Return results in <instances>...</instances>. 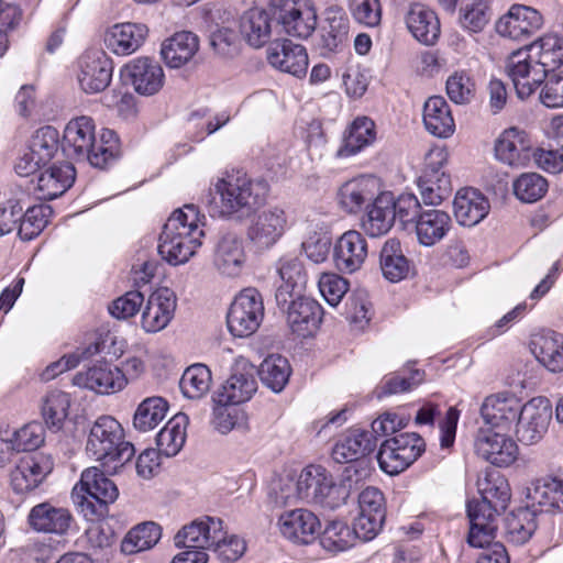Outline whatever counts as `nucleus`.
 <instances>
[{"instance_id":"nucleus-1","label":"nucleus","mask_w":563,"mask_h":563,"mask_svg":"<svg viewBox=\"0 0 563 563\" xmlns=\"http://www.w3.org/2000/svg\"><path fill=\"white\" fill-rule=\"evenodd\" d=\"M563 64V38L548 34L525 48L512 52L505 69L519 98L525 99Z\"/></svg>"},{"instance_id":"nucleus-2","label":"nucleus","mask_w":563,"mask_h":563,"mask_svg":"<svg viewBox=\"0 0 563 563\" xmlns=\"http://www.w3.org/2000/svg\"><path fill=\"white\" fill-rule=\"evenodd\" d=\"M214 195L208 201L212 217L242 219L253 212L263 201L266 185L254 181L236 172L219 178L213 185Z\"/></svg>"},{"instance_id":"nucleus-3","label":"nucleus","mask_w":563,"mask_h":563,"mask_svg":"<svg viewBox=\"0 0 563 563\" xmlns=\"http://www.w3.org/2000/svg\"><path fill=\"white\" fill-rule=\"evenodd\" d=\"M62 150L76 161H87L91 166L104 168L118 155V139L113 131L103 130L100 142H96V125L87 115L71 119L64 129Z\"/></svg>"},{"instance_id":"nucleus-4","label":"nucleus","mask_w":563,"mask_h":563,"mask_svg":"<svg viewBox=\"0 0 563 563\" xmlns=\"http://www.w3.org/2000/svg\"><path fill=\"white\" fill-rule=\"evenodd\" d=\"M199 211L194 205H186L172 213L164 224L157 246L163 260L170 265L187 263L202 244Z\"/></svg>"},{"instance_id":"nucleus-5","label":"nucleus","mask_w":563,"mask_h":563,"mask_svg":"<svg viewBox=\"0 0 563 563\" xmlns=\"http://www.w3.org/2000/svg\"><path fill=\"white\" fill-rule=\"evenodd\" d=\"M478 486L481 498L467 503V543L471 547H484L494 540L498 511L505 509L510 499L509 485L503 477L485 479Z\"/></svg>"},{"instance_id":"nucleus-6","label":"nucleus","mask_w":563,"mask_h":563,"mask_svg":"<svg viewBox=\"0 0 563 563\" xmlns=\"http://www.w3.org/2000/svg\"><path fill=\"white\" fill-rule=\"evenodd\" d=\"M87 454L109 471H117L135 454L131 442L125 441L124 429L112 416H100L91 424L86 442Z\"/></svg>"},{"instance_id":"nucleus-7","label":"nucleus","mask_w":563,"mask_h":563,"mask_svg":"<svg viewBox=\"0 0 563 563\" xmlns=\"http://www.w3.org/2000/svg\"><path fill=\"white\" fill-rule=\"evenodd\" d=\"M115 484L98 467H88L81 473L80 482L74 487L73 497L86 517L102 515L107 506L117 500Z\"/></svg>"},{"instance_id":"nucleus-8","label":"nucleus","mask_w":563,"mask_h":563,"mask_svg":"<svg viewBox=\"0 0 563 563\" xmlns=\"http://www.w3.org/2000/svg\"><path fill=\"white\" fill-rule=\"evenodd\" d=\"M376 448V437L373 432L362 429L349 430L332 449V457L338 463H354L346 467L347 478L354 471L356 481L367 477L371 474V463L365 460Z\"/></svg>"},{"instance_id":"nucleus-9","label":"nucleus","mask_w":563,"mask_h":563,"mask_svg":"<svg viewBox=\"0 0 563 563\" xmlns=\"http://www.w3.org/2000/svg\"><path fill=\"white\" fill-rule=\"evenodd\" d=\"M426 450L424 440L416 432H405L382 442L377 462L388 475H397L407 470Z\"/></svg>"},{"instance_id":"nucleus-10","label":"nucleus","mask_w":563,"mask_h":563,"mask_svg":"<svg viewBox=\"0 0 563 563\" xmlns=\"http://www.w3.org/2000/svg\"><path fill=\"white\" fill-rule=\"evenodd\" d=\"M268 8L289 36L306 40L316 31L317 10L309 0H269Z\"/></svg>"},{"instance_id":"nucleus-11","label":"nucleus","mask_w":563,"mask_h":563,"mask_svg":"<svg viewBox=\"0 0 563 563\" xmlns=\"http://www.w3.org/2000/svg\"><path fill=\"white\" fill-rule=\"evenodd\" d=\"M263 318V298L257 289L250 287L235 296L227 314V324L232 335L246 338L258 329Z\"/></svg>"},{"instance_id":"nucleus-12","label":"nucleus","mask_w":563,"mask_h":563,"mask_svg":"<svg viewBox=\"0 0 563 563\" xmlns=\"http://www.w3.org/2000/svg\"><path fill=\"white\" fill-rule=\"evenodd\" d=\"M445 161L446 153L440 148L430 151L427 156V167L418 181L422 201L427 206L440 205L452 192L450 175L442 170Z\"/></svg>"},{"instance_id":"nucleus-13","label":"nucleus","mask_w":563,"mask_h":563,"mask_svg":"<svg viewBox=\"0 0 563 563\" xmlns=\"http://www.w3.org/2000/svg\"><path fill=\"white\" fill-rule=\"evenodd\" d=\"M551 419L550 401L543 397L532 398L522 406L517 418L518 440L527 445L538 443L548 432Z\"/></svg>"},{"instance_id":"nucleus-14","label":"nucleus","mask_w":563,"mask_h":563,"mask_svg":"<svg viewBox=\"0 0 563 563\" xmlns=\"http://www.w3.org/2000/svg\"><path fill=\"white\" fill-rule=\"evenodd\" d=\"M288 225L286 211L268 207L254 216L247 228V239L258 249L272 247L284 235Z\"/></svg>"},{"instance_id":"nucleus-15","label":"nucleus","mask_w":563,"mask_h":563,"mask_svg":"<svg viewBox=\"0 0 563 563\" xmlns=\"http://www.w3.org/2000/svg\"><path fill=\"white\" fill-rule=\"evenodd\" d=\"M380 191L378 178L371 175H361L344 181L336 191V201L340 209L347 214H358Z\"/></svg>"},{"instance_id":"nucleus-16","label":"nucleus","mask_w":563,"mask_h":563,"mask_svg":"<svg viewBox=\"0 0 563 563\" xmlns=\"http://www.w3.org/2000/svg\"><path fill=\"white\" fill-rule=\"evenodd\" d=\"M534 153V144L529 134L516 126L506 129L495 143L496 158L515 168L529 165Z\"/></svg>"},{"instance_id":"nucleus-17","label":"nucleus","mask_w":563,"mask_h":563,"mask_svg":"<svg viewBox=\"0 0 563 563\" xmlns=\"http://www.w3.org/2000/svg\"><path fill=\"white\" fill-rule=\"evenodd\" d=\"M53 461L42 453L25 454L18 459L10 473L14 493L25 494L35 489L52 472Z\"/></svg>"},{"instance_id":"nucleus-18","label":"nucleus","mask_w":563,"mask_h":563,"mask_svg":"<svg viewBox=\"0 0 563 563\" xmlns=\"http://www.w3.org/2000/svg\"><path fill=\"white\" fill-rule=\"evenodd\" d=\"M78 81L86 93L103 91L111 82L113 66L104 52L87 51L79 58Z\"/></svg>"},{"instance_id":"nucleus-19","label":"nucleus","mask_w":563,"mask_h":563,"mask_svg":"<svg viewBox=\"0 0 563 563\" xmlns=\"http://www.w3.org/2000/svg\"><path fill=\"white\" fill-rule=\"evenodd\" d=\"M73 384L100 395H110L122 390L126 386L128 379L119 367L108 363H98L85 372H78L73 378Z\"/></svg>"},{"instance_id":"nucleus-20","label":"nucleus","mask_w":563,"mask_h":563,"mask_svg":"<svg viewBox=\"0 0 563 563\" xmlns=\"http://www.w3.org/2000/svg\"><path fill=\"white\" fill-rule=\"evenodd\" d=\"M246 262V253L241 236L225 233L214 245L212 265L222 276L234 278L241 275Z\"/></svg>"},{"instance_id":"nucleus-21","label":"nucleus","mask_w":563,"mask_h":563,"mask_svg":"<svg viewBox=\"0 0 563 563\" xmlns=\"http://www.w3.org/2000/svg\"><path fill=\"white\" fill-rule=\"evenodd\" d=\"M123 75L142 96H153L164 86L165 74L162 66L150 57H137L123 68Z\"/></svg>"},{"instance_id":"nucleus-22","label":"nucleus","mask_w":563,"mask_h":563,"mask_svg":"<svg viewBox=\"0 0 563 563\" xmlns=\"http://www.w3.org/2000/svg\"><path fill=\"white\" fill-rule=\"evenodd\" d=\"M475 452L493 465H511L518 457L519 449L510 437L493 431H482L475 440Z\"/></svg>"},{"instance_id":"nucleus-23","label":"nucleus","mask_w":563,"mask_h":563,"mask_svg":"<svg viewBox=\"0 0 563 563\" xmlns=\"http://www.w3.org/2000/svg\"><path fill=\"white\" fill-rule=\"evenodd\" d=\"M367 241L355 230L344 232L333 247V262L343 274H352L361 269L367 257Z\"/></svg>"},{"instance_id":"nucleus-24","label":"nucleus","mask_w":563,"mask_h":563,"mask_svg":"<svg viewBox=\"0 0 563 563\" xmlns=\"http://www.w3.org/2000/svg\"><path fill=\"white\" fill-rule=\"evenodd\" d=\"M177 306L175 292L167 288L156 289L147 299L142 311L141 325L148 333L165 329L172 321Z\"/></svg>"},{"instance_id":"nucleus-25","label":"nucleus","mask_w":563,"mask_h":563,"mask_svg":"<svg viewBox=\"0 0 563 563\" xmlns=\"http://www.w3.org/2000/svg\"><path fill=\"white\" fill-rule=\"evenodd\" d=\"M542 15L533 8L514 4L507 14L496 23V32L511 40H522L530 36L542 26Z\"/></svg>"},{"instance_id":"nucleus-26","label":"nucleus","mask_w":563,"mask_h":563,"mask_svg":"<svg viewBox=\"0 0 563 563\" xmlns=\"http://www.w3.org/2000/svg\"><path fill=\"white\" fill-rule=\"evenodd\" d=\"M267 60L275 69L298 78L307 74L309 65L306 48L286 38L277 41L269 46Z\"/></svg>"},{"instance_id":"nucleus-27","label":"nucleus","mask_w":563,"mask_h":563,"mask_svg":"<svg viewBox=\"0 0 563 563\" xmlns=\"http://www.w3.org/2000/svg\"><path fill=\"white\" fill-rule=\"evenodd\" d=\"M280 533L288 540L308 544L314 540L320 530L318 517L308 509L285 510L278 517Z\"/></svg>"},{"instance_id":"nucleus-28","label":"nucleus","mask_w":563,"mask_h":563,"mask_svg":"<svg viewBox=\"0 0 563 563\" xmlns=\"http://www.w3.org/2000/svg\"><path fill=\"white\" fill-rule=\"evenodd\" d=\"M288 302L287 322L299 336L312 335L322 320V307L308 297L295 296Z\"/></svg>"},{"instance_id":"nucleus-29","label":"nucleus","mask_w":563,"mask_h":563,"mask_svg":"<svg viewBox=\"0 0 563 563\" xmlns=\"http://www.w3.org/2000/svg\"><path fill=\"white\" fill-rule=\"evenodd\" d=\"M521 408L520 400L514 395L496 394L485 398L481 415L485 423L508 430L517 421Z\"/></svg>"},{"instance_id":"nucleus-30","label":"nucleus","mask_w":563,"mask_h":563,"mask_svg":"<svg viewBox=\"0 0 563 563\" xmlns=\"http://www.w3.org/2000/svg\"><path fill=\"white\" fill-rule=\"evenodd\" d=\"M276 20L269 8H251L241 18L240 31L245 42L261 48L273 36V21Z\"/></svg>"},{"instance_id":"nucleus-31","label":"nucleus","mask_w":563,"mask_h":563,"mask_svg":"<svg viewBox=\"0 0 563 563\" xmlns=\"http://www.w3.org/2000/svg\"><path fill=\"white\" fill-rule=\"evenodd\" d=\"M257 389L253 367L235 369L213 397L214 404L240 405L249 401Z\"/></svg>"},{"instance_id":"nucleus-32","label":"nucleus","mask_w":563,"mask_h":563,"mask_svg":"<svg viewBox=\"0 0 563 563\" xmlns=\"http://www.w3.org/2000/svg\"><path fill=\"white\" fill-rule=\"evenodd\" d=\"M453 225L451 216L441 209H426L420 213L415 232L418 243L431 247L440 243L451 231Z\"/></svg>"},{"instance_id":"nucleus-33","label":"nucleus","mask_w":563,"mask_h":563,"mask_svg":"<svg viewBox=\"0 0 563 563\" xmlns=\"http://www.w3.org/2000/svg\"><path fill=\"white\" fill-rule=\"evenodd\" d=\"M27 520L32 529L37 532L63 536L67 533L73 517L66 508L41 503L30 510Z\"/></svg>"},{"instance_id":"nucleus-34","label":"nucleus","mask_w":563,"mask_h":563,"mask_svg":"<svg viewBox=\"0 0 563 563\" xmlns=\"http://www.w3.org/2000/svg\"><path fill=\"white\" fill-rule=\"evenodd\" d=\"M147 27L137 23L115 24L108 30L104 43L115 55H130L139 49L145 41Z\"/></svg>"},{"instance_id":"nucleus-35","label":"nucleus","mask_w":563,"mask_h":563,"mask_svg":"<svg viewBox=\"0 0 563 563\" xmlns=\"http://www.w3.org/2000/svg\"><path fill=\"white\" fill-rule=\"evenodd\" d=\"M489 208L488 200L473 188L459 190L453 201L455 219L464 227L479 223L488 214Z\"/></svg>"},{"instance_id":"nucleus-36","label":"nucleus","mask_w":563,"mask_h":563,"mask_svg":"<svg viewBox=\"0 0 563 563\" xmlns=\"http://www.w3.org/2000/svg\"><path fill=\"white\" fill-rule=\"evenodd\" d=\"M279 284L276 290V300L279 305H287L295 296L301 295L306 285V274L301 262L296 257H283L277 264Z\"/></svg>"},{"instance_id":"nucleus-37","label":"nucleus","mask_w":563,"mask_h":563,"mask_svg":"<svg viewBox=\"0 0 563 563\" xmlns=\"http://www.w3.org/2000/svg\"><path fill=\"white\" fill-rule=\"evenodd\" d=\"M76 177L75 168L69 163L53 165L43 170L36 184L37 198L41 200H53L63 195L74 184Z\"/></svg>"},{"instance_id":"nucleus-38","label":"nucleus","mask_w":563,"mask_h":563,"mask_svg":"<svg viewBox=\"0 0 563 563\" xmlns=\"http://www.w3.org/2000/svg\"><path fill=\"white\" fill-rule=\"evenodd\" d=\"M422 120L426 130L437 137L448 139L455 131L451 108L441 96L430 97L424 102Z\"/></svg>"},{"instance_id":"nucleus-39","label":"nucleus","mask_w":563,"mask_h":563,"mask_svg":"<svg viewBox=\"0 0 563 563\" xmlns=\"http://www.w3.org/2000/svg\"><path fill=\"white\" fill-rule=\"evenodd\" d=\"M349 46V19L338 7L328 8L324 12V24L321 34V47L328 53H338Z\"/></svg>"},{"instance_id":"nucleus-40","label":"nucleus","mask_w":563,"mask_h":563,"mask_svg":"<svg viewBox=\"0 0 563 563\" xmlns=\"http://www.w3.org/2000/svg\"><path fill=\"white\" fill-rule=\"evenodd\" d=\"M366 209V216L362 220L363 230L373 238L386 234L395 222L393 194L379 191Z\"/></svg>"},{"instance_id":"nucleus-41","label":"nucleus","mask_w":563,"mask_h":563,"mask_svg":"<svg viewBox=\"0 0 563 563\" xmlns=\"http://www.w3.org/2000/svg\"><path fill=\"white\" fill-rule=\"evenodd\" d=\"M530 346L537 360L550 372L563 371V334L543 331L533 335Z\"/></svg>"},{"instance_id":"nucleus-42","label":"nucleus","mask_w":563,"mask_h":563,"mask_svg":"<svg viewBox=\"0 0 563 563\" xmlns=\"http://www.w3.org/2000/svg\"><path fill=\"white\" fill-rule=\"evenodd\" d=\"M376 139L375 123L367 117L356 118L344 133L335 156L347 158L373 144Z\"/></svg>"},{"instance_id":"nucleus-43","label":"nucleus","mask_w":563,"mask_h":563,"mask_svg":"<svg viewBox=\"0 0 563 563\" xmlns=\"http://www.w3.org/2000/svg\"><path fill=\"white\" fill-rule=\"evenodd\" d=\"M198 48L197 35L189 31H183L175 33L163 42L161 55L167 66L179 68L195 56Z\"/></svg>"},{"instance_id":"nucleus-44","label":"nucleus","mask_w":563,"mask_h":563,"mask_svg":"<svg viewBox=\"0 0 563 563\" xmlns=\"http://www.w3.org/2000/svg\"><path fill=\"white\" fill-rule=\"evenodd\" d=\"M410 33L420 43L432 45L440 35V22L437 14L423 4L415 3L406 15Z\"/></svg>"},{"instance_id":"nucleus-45","label":"nucleus","mask_w":563,"mask_h":563,"mask_svg":"<svg viewBox=\"0 0 563 563\" xmlns=\"http://www.w3.org/2000/svg\"><path fill=\"white\" fill-rule=\"evenodd\" d=\"M527 498L531 506L538 505L547 511H562L563 481L555 477L540 478L528 488Z\"/></svg>"},{"instance_id":"nucleus-46","label":"nucleus","mask_w":563,"mask_h":563,"mask_svg":"<svg viewBox=\"0 0 563 563\" xmlns=\"http://www.w3.org/2000/svg\"><path fill=\"white\" fill-rule=\"evenodd\" d=\"M536 529V510L530 507H520L505 518V538L514 544L521 545L528 542Z\"/></svg>"},{"instance_id":"nucleus-47","label":"nucleus","mask_w":563,"mask_h":563,"mask_svg":"<svg viewBox=\"0 0 563 563\" xmlns=\"http://www.w3.org/2000/svg\"><path fill=\"white\" fill-rule=\"evenodd\" d=\"M380 269L383 276L391 283H398L407 277L410 264L405 256L400 242L389 239L380 251Z\"/></svg>"},{"instance_id":"nucleus-48","label":"nucleus","mask_w":563,"mask_h":563,"mask_svg":"<svg viewBox=\"0 0 563 563\" xmlns=\"http://www.w3.org/2000/svg\"><path fill=\"white\" fill-rule=\"evenodd\" d=\"M187 424L188 417L183 412L168 420L156 435V445L161 454L170 457L181 450L186 441Z\"/></svg>"},{"instance_id":"nucleus-49","label":"nucleus","mask_w":563,"mask_h":563,"mask_svg":"<svg viewBox=\"0 0 563 563\" xmlns=\"http://www.w3.org/2000/svg\"><path fill=\"white\" fill-rule=\"evenodd\" d=\"M71 399L69 394L54 389L46 393L41 402V415L46 427L53 431L63 428L68 417Z\"/></svg>"},{"instance_id":"nucleus-50","label":"nucleus","mask_w":563,"mask_h":563,"mask_svg":"<svg viewBox=\"0 0 563 563\" xmlns=\"http://www.w3.org/2000/svg\"><path fill=\"white\" fill-rule=\"evenodd\" d=\"M161 527L153 522H143L132 528L121 542L124 554H135L153 548L161 539Z\"/></svg>"},{"instance_id":"nucleus-51","label":"nucleus","mask_w":563,"mask_h":563,"mask_svg":"<svg viewBox=\"0 0 563 563\" xmlns=\"http://www.w3.org/2000/svg\"><path fill=\"white\" fill-rule=\"evenodd\" d=\"M291 375L288 360L282 355H269L260 365L258 376L267 388L280 393Z\"/></svg>"},{"instance_id":"nucleus-52","label":"nucleus","mask_w":563,"mask_h":563,"mask_svg":"<svg viewBox=\"0 0 563 563\" xmlns=\"http://www.w3.org/2000/svg\"><path fill=\"white\" fill-rule=\"evenodd\" d=\"M168 402L158 396L144 399L133 416V427L141 432L155 429L166 417Z\"/></svg>"},{"instance_id":"nucleus-53","label":"nucleus","mask_w":563,"mask_h":563,"mask_svg":"<svg viewBox=\"0 0 563 563\" xmlns=\"http://www.w3.org/2000/svg\"><path fill=\"white\" fill-rule=\"evenodd\" d=\"M211 372L203 364H194L185 369L179 382V387L185 397L200 399L211 387Z\"/></svg>"},{"instance_id":"nucleus-54","label":"nucleus","mask_w":563,"mask_h":563,"mask_svg":"<svg viewBox=\"0 0 563 563\" xmlns=\"http://www.w3.org/2000/svg\"><path fill=\"white\" fill-rule=\"evenodd\" d=\"M53 210L47 205L27 207L22 212L18 234L21 240L30 241L36 238L47 225Z\"/></svg>"},{"instance_id":"nucleus-55","label":"nucleus","mask_w":563,"mask_h":563,"mask_svg":"<svg viewBox=\"0 0 563 563\" xmlns=\"http://www.w3.org/2000/svg\"><path fill=\"white\" fill-rule=\"evenodd\" d=\"M58 141V131L47 125L35 131L26 148L36 157L37 162L46 165L56 154Z\"/></svg>"},{"instance_id":"nucleus-56","label":"nucleus","mask_w":563,"mask_h":563,"mask_svg":"<svg viewBox=\"0 0 563 563\" xmlns=\"http://www.w3.org/2000/svg\"><path fill=\"white\" fill-rule=\"evenodd\" d=\"M45 439L44 427L40 422H31L14 431L9 439L1 442L9 444V451H34L38 449Z\"/></svg>"},{"instance_id":"nucleus-57","label":"nucleus","mask_w":563,"mask_h":563,"mask_svg":"<svg viewBox=\"0 0 563 563\" xmlns=\"http://www.w3.org/2000/svg\"><path fill=\"white\" fill-rule=\"evenodd\" d=\"M328 471L320 465H309L303 468L296 482L297 496L300 500L312 504L318 492L327 481Z\"/></svg>"},{"instance_id":"nucleus-58","label":"nucleus","mask_w":563,"mask_h":563,"mask_svg":"<svg viewBox=\"0 0 563 563\" xmlns=\"http://www.w3.org/2000/svg\"><path fill=\"white\" fill-rule=\"evenodd\" d=\"M514 194L523 202H534L548 191L547 179L537 173H523L514 181Z\"/></svg>"},{"instance_id":"nucleus-59","label":"nucleus","mask_w":563,"mask_h":563,"mask_svg":"<svg viewBox=\"0 0 563 563\" xmlns=\"http://www.w3.org/2000/svg\"><path fill=\"white\" fill-rule=\"evenodd\" d=\"M446 95L456 104H467L475 96V81L466 70H455L445 82Z\"/></svg>"},{"instance_id":"nucleus-60","label":"nucleus","mask_w":563,"mask_h":563,"mask_svg":"<svg viewBox=\"0 0 563 563\" xmlns=\"http://www.w3.org/2000/svg\"><path fill=\"white\" fill-rule=\"evenodd\" d=\"M355 539L353 528L342 521H332L327 526L321 543L329 551L343 552L353 547Z\"/></svg>"},{"instance_id":"nucleus-61","label":"nucleus","mask_w":563,"mask_h":563,"mask_svg":"<svg viewBox=\"0 0 563 563\" xmlns=\"http://www.w3.org/2000/svg\"><path fill=\"white\" fill-rule=\"evenodd\" d=\"M349 489L345 485L336 484L333 476L328 473L327 481L321 485L318 495L312 505H318L325 509H336L346 503Z\"/></svg>"},{"instance_id":"nucleus-62","label":"nucleus","mask_w":563,"mask_h":563,"mask_svg":"<svg viewBox=\"0 0 563 563\" xmlns=\"http://www.w3.org/2000/svg\"><path fill=\"white\" fill-rule=\"evenodd\" d=\"M318 286L325 301L332 307L341 302L349 289L347 280L334 273L322 274L319 278Z\"/></svg>"},{"instance_id":"nucleus-63","label":"nucleus","mask_w":563,"mask_h":563,"mask_svg":"<svg viewBox=\"0 0 563 563\" xmlns=\"http://www.w3.org/2000/svg\"><path fill=\"white\" fill-rule=\"evenodd\" d=\"M490 19L489 7L483 0L474 1L462 10L461 24L464 29L481 32Z\"/></svg>"},{"instance_id":"nucleus-64","label":"nucleus","mask_w":563,"mask_h":563,"mask_svg":"<svg viewBox=\"0 0 563 563\" xmlns=\"http://www.w3.org/2000/svg\"><path fill=\"white\" fill-rule=\"evenodd\" d=\"M543 82L541 102L548 108H563V70L549 74Z\"/></svg>"}]
</instances>
